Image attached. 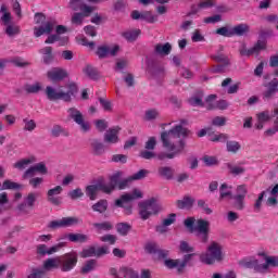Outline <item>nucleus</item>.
Here are the masks:
<instances>
[{"label": "nucleus", "instance_id": "6e6552de", "mask_svg": "<svg viewBox=\"0 0 278 278\" xmlns=\"http://www.w3.org/2000/svg\"><path fill=\"white\" fill-rule=\"evenodd\" d=\"M109 275L113 278H138L140 275L138 271L134 270V268L122 266L119 269H116V267H111L109 269Z\"/></svg>", "mask_w": 278, "mask_h": 278}, {"label": "nucleus", "instance_id": "dca6fc26", "mask_svg": "<svg viewBox=\"0 0 278 278\" xmlns=\"http://www.w3.org/2000/svg\"><path fill=\"white\" fill-rule=\"evenodd\" d=\"M118 51H121V47L114 46L113 48L109 46H100L97 49L96 55L100 58V60L105 59L108 55H117Z\"/></svg>", "mask_w": 278, "mask_h": 278}, {"label": "nucleus", "instance_id": "c756f323", "mask_svg": "<svg viewBox=\"0 0 278 278\" xmlns=\"http://www.w3.org/2000/svg\"><path fill=\"white\" fill-rule=\"evenodd\" d=\"M90 147L93 155H103L105 153V146L99 139H92Z\"/></svg>", "mask_w": 278, "mask_h": 278}, {"label": "nucleus", "instance_id": "0e129e2a", "mask_svg": "<svg viewBox=\"0 0 278 278\" xmlns=\"http://www.w3.org/2000/svg\"><path fill=\"white\" fill-rule=\"evenodd\" d=\"M141 20L147 21V23H156L157 21V15H153L151 11H146L141 13Z\"/></svg>", "mask_w": 278, "mask_h": 278}, {"label": "nucleus", "instance_id": "c9c22d12", "mask_svg": "<svg viewBox=\"0 0 278 278\" xmlns=\"http://www.w3.org/2000/svg\"><path fill=\"white\" fill-rule=\"evenodd\" d=\"M140 29L126 30L122 33L123 38L127 40V42H136L138 40V36H140Z\"/></svg>", "mask_w": 278, "mask_h": 278}, {"label": "nucleus", "instance_id": "1a4fd4ad", "mask_svg": "<svg viewBox=\"0 0 278 278\" xmlns=\"http://www.w3.org/2000/svg\"><path fill=\"white\" fill-rule=\"evenodd\" d=\"M266 49V43L264 41H257L255 46L248 49L247 43H242L239 47V54L241 58H251V55H257L260 51H264Z\"/></svg>", "mask_w": 278, "mask_h": 278}, {"label": "nucleus", "instance_id": "864d4df0", "mask_svg": "<svg viewBox=\"0 0 278 278\" xmlns=\"http://www.w3.org/2000/svg\"><path fill=\"white\" fill-rule=\"evenodd\" d=\"M0 12L3 14L1 16V21L3 23V25H10V21H12V15L10 14V12H8V7L2 4Z\"/></svg>", "mask_w": 278, "mask_h": 278}, {"label": "nucleus", "instance_id": "6e6d98bb", "mask_svg": "<svg viewBox=\"0 0 278 278\" xmlns=\"http://www.w3.org/2000/svg\"><path fill=\"white\" fill-rule=\"evenodd\" d=\"M156 118H160V111H157V109H150L146 111V121H156Z\"/></svg>", "mask_w": 278, "mask_h": 278}, {"label": "nucleus", "instance_id": "774afa93", "mask_svg": "<svg viewBox=\"0 0 278 278\" xmlns=\"http://www.w3.org/2000/svg\"><path fill=\"white\" fill-rule=\"evenodd\" d=\"M45 276V270L40 268H33L27 278H42Z\"/></svg>", "mask_w": 278, "mask_h": 278}, {"label": "nucleus", "instance_id": "680f3d73", "mask_svg": "<svg viewBox=\"0 0 278 278\" xmlns=\"http://www.w3.org/2000/svg\"><path fill=\"white\" fill-rule=\"evenodd\" d=\"M164 266L169 269L177 268V270L179 271V266H181L180 260L167 258L164 261Z\"/></svg>", "mask_w": 278, "mask_h": 278}, {"label": "nucleus", "instance_id": "e2e57ef3", "mask_svg": "<svg viewBox=\"0 0 278 278\" xmlns=\"http://www.w3.org/2000/svg\"><path fill=\"white\" fill-rule=\"evenodd\" d=\"M23 123H24V127H23L24 131H34V129H36V121L24 118Z\"/></svg>", "mask_w": 278, "mask_h": 278}, {"label": "nucleus", "instance_id": "f03ea898", "mask_svg": "<svg viewBox=\"0 0 278 278\" xmlns=\"http://www.w3.org/2000/svg\"><path fill=\"white\" fill-rule=\"evenodd\" d=\"M223 260H225V255L223 254V244L216 241H211L206 248V252L200 255V262L207 266H212L216 264V262H223Z\"/></svg>", "mask_w": 278, "mask_h": 278}, {"label": "nucleus", "instance_id": "a211bd4d", "mask_svg": "<svg viewBox=\"0 0 278 278\" xmlns=\"http://www.w3.org/2000/svg\"><path fill=\"white\" fill-rule=\"evenodd\" d=\"M53 27H55V21H48L43 26L34 27V35L36 38H40V36H45V34L49 35L53 31Z\"/></svg>", "mask_w": 278, "mask_h": 278}, {"label": "nucleus", "instance_id": "f8f14e48", "mask_svg": "<svg viewBox=\"0 0 278 278\" xmlns=\"http://www.w3.org/2000/svg\"><path fill=\"white\" fill-rule=\"evenodd\" d=\"M48 173L49 169L47 168V165L40 162L26 169L23 174V179H29L36 177V175H48Z\"/></svg>", "mask_w": 278, "mask_h": 278}, {"label": "nucleus", "instance_id": "c03bdc74", "mask_svg": "<svg viewBox=\"0 0 278 278\" xmlns=\"http://www.w3.org/2000/svg\"><path fill=\"white\" fill-rule=\"evenodd\" d=\"M98 190L104 192V194H112L114 192V186L109 181L98 182Z\"/></svg>", "mask_w": 278, "mask_h": 278}, {"label": "nucleus", "instance_id": "473e14b6", "mask_svg": "<svg viewBox=\"0 0 278 278\" xmlns=\"http://www.w3.org/2000/svg\"><path fill=\"white\" fill-rule=\"evenodd\" d=\"M60 136H64L65 138H68L71 134L61 125H54L51 129V137L60 138Z\"/></svg>", "mask_w": 278, "mask_h": 278}, {"label": "nucleus", "instance_id": "37998d69", "mask_svg": "<svg viewBox=\"0 0 278 278\" xmlns=\"http://www.w3.org/2000/svg\"><path fill=\"white\" fill-rule=\"evenodd\" d=\"M159 175L163 177V179H172L175 175V169H173V167L162 166L159 168Z\"/></svg>", "mask_w": 278, "mask_h": 278}, {"label": "nucleus", "instance_id": "f704fd0d", "mask_svg": "<svg viewBox=\"0 0 278 278\" xmlns=\"http://www.w3.org/2000/svg\"><path fill=\"white\" fill-rule=\"evenodd\" d=\"M250 29L248 24H238L231 28V31L232 36H245V34H249Z\"/></svg>", "mask_w": 278, "mask_h": 278}, {"label": "nucleus", "instance_id": "603ef678", "mask_svg": "<svg viewBox=\"0 0 278 278\" xmlns=\"http://www.w3.org/2000/svg\"><path fill=\"white\" fill-rule=\"evenodd\" d=\"M242 149V146L238 141H227L226 142V150L228 153H238Z\"/></svg>", "mask_w": 278, "mask_h": 278}, {"label": "nucleus", "instance_id": "f3484780", "mask_svg": "<svg viewBox=\"0 0 278 278\" xmlns=\"http://www.w3.org/2000/svg\"><path fill=\"white\" fill-rule=\"evenodd\" d=\"M62 186H56L47 192L48 201L52 205H61L62 204V198L59 197V194H62Z\"/></svg>", "mask_w": 278, "mask_h": 278}, {"label": "nucleus", "instance_id": "7ed1b4c3", "mask_svg": "<svg viewBox=\"0 0 278 278\" xmlns=\"http://www.w3.org/2000/svg\"><path fill=\"white\" fill-rule=\"evenodd\" d=\"M75 94H77V85L75 84H70L67 91L55 89L51 86L46 87V97L49 101H64L65 103H71Z\"/></svg>", "mask_w": 278, "mask_h": 278}, {"label": "nucleus", "instance_id": "2f4dec72", "mask_svg": "<svg viewBox=\"0 0 278 278\" xmlns=\"http://www.w3.org/2000/svg\"><path fill=\"white\" fill-rule=\"evenodd\" d=\"M214 5H216V0H202L198 3V7H192V13L197 14L200 10H208Z\"/></svg>", "mask_w": 278, "mask_h": 278}, {"label": "nucleus", "instance_id": "4d7b16f0", "mask_svg": "<svg viewBox=\"0 0 278 278\" xmlns=\"http://www.w3.org/2000/svg\"><path fill=\"white\" fill-rule=\"evenodd\" d=\"M215 34H217L218 36H224L225 38H232L233 37V33H232L231 28H228L227 26L217 28L215 30Z\"/></svg>", "mask_w": 278, "mask_h": 278}, {"label": "nucleus", "instance_id": "bf43d9fd", "mask_svg": "<svg viewBox=\"0 0 278 278\" xmlns=\"http://www.w3.org/2000/svg\"><path fill=\"white\" fill-rule=\"evenodd\" d=\"M5 34L8 36H16L17 34H21V27L14 25V24H9L5 25Z\"/></svg>", "mask_w": 278, "mask_h": 278}, {"label": "nucleus", "instance_id": "f257e3e1", "mask_svg": "<svg viewBox=\"0 0 278 278\" xmlns=\"http://www.w3.org/2000/svg\"><path fill=\"white\" fill-rule=\"evenodd\" d=\"M190 135V130L184 127L181 124L174 126L172 129L163 131L161 134V140L163 147L167 149V151H172L169 153L161 152L157 154V160H173L177 157V155H181L184 150L186 149V141L180 139L178 141V146L175 144V140L179 138H188Z\"/></svg>", "mask_w": 278, "mask_h": 278}, {"label": "nucleus", "instance_id": "69168bd1", "mask_svg": "<svg viewBox=\"0 0 278 278\" xmlns=\"http://www.w3.org/2000/svg\"><path fill=\"white\" fill-rule=\"evenodd\" d=\"M11 64L17 66L18 68H25V66H29V62L24 61L23 58L18 56L11 59Z\"/></svg>", "mask_w": 278, "mask_h": 278}, {"label": "nucleus", "instance_id": "4be33fe9", "mask_svg": "<svg viewBox=\"0 0 278 278\" xmlns=\"http://www.w3.org/2000/svg\"><path fill=\"white\" fill-rule=\"evenodd\" d=\"M90 14H92V12L80 11L73 13L71 17L72 25H75V27H81V25H84V21L88 18Z\"/></svg>", "mask_w": 278, "mask_h": 278}, {"label": "nucleus", "instance_id": "49530a36", "mask_svg": "<svg viewBox=\"0 0 278 278\" xmlns=\"http://www.w3.org/2000/svg\"><path fill=\"white\" fill-rule=\"evenodd\" d=\"M96 268H97V261L96 260H89L81 267L80 273L83 275H88V273H92V270H94Z\"/></svg>", "mask_w": 278, "mask_h": 278}, {"label": "nucleus", "instance_id": "7c9ffc66", "mask_svg": "<svg viewBox=\"0 0 278 278\" xmlns=\"http://www.w3.org/2000/svg\"><path fill=\"white\" fill-rule=\"evenodd\" d=\"M277 268L278 266V256H265V263L261 264L262 273H268V267Z\"/></svg>", "mask_w": 278, "mask_h": 278}, {"label": "nucleus", "instance_id": "20e7f679", "mask_svg": "<svg viewBox=\"0 0 278 278\" xmlns=\"http://www.w3.org/2000/svg\"><path fill=\"white\" fill-rule=\"evenodd\" d=\"M67 118L78 125L83 134H88L92 129L90 121L86 119V115L75 106L67 109Z\"/></svg>", "mask_w": 278, "mask_h": 278}, {"label": "nucleus", "instance_id": "393cba45", "mask_svg": "<svg viewBox=\"0 0 278 278\" xmlns=\"http://www.w3.org/2000/svg\"><path fill=\"white\" fill-rule=\"evenodd\" d=\"M63 239H66L70 242H80L81 244H84L88 242V240H90V237L85 233H67L64 235Z\"/></svg>", "mask_w": 278, "mask_h": 278}, {"label": "nucleus", "instance_id": "bb28decb", "mask_svg": "<svg viewBox=\"0 0 278 278\" xmlns=\"http://www.w3.org/2000/svg\"><path fill=\"white\" fill-rule=\"evenodd\" d=\"M257 123L255 124V129H264V123L270 121V111L266 110L256 114Z\"/></svg>", "mask_w": 278, "mask_h": 278}, {"label": "nucleus", "instance_id": "13d9d810", "mask_svg": "<svg viewBox=\"0 0 278 278\" xmlns=\"http://www.w3.org/2000/svg\"><path fill=\"white\" fill-rule=\"evenodd\" d=\"M212 59L215 60V62H219L220 64H224V66H229V58L227 55L218 52L215 55H212Z\"/></svg>", "mask_w": 278, "mask_h": 278}, {"label": "nucleus", "instance_id": "de8ad7c7", "mask_svg": "<svg viewBox=\"0 0 278 278\" xmlns=\"http://www.w3.org/2000/svg\"><path fill=\"white\" fill-rule=\"evenodd\" d=\"M43 268L51 270L52 268H60V257L48 258L43 262Z\"/></svg>", "mask_w": 278, "mask_h": 278}, {"label": "nucleus", "instance_id": "cd10ccee", "mask_svg": "<svg viewBox=\"0 0 278 278\" xmlns=\"http://www.w3.org/2000/svg\"><path fill=\"white\" fill-rule=\"evenodd\" d=\"M194 198L185 195L181 200L176 201V205L179 210H190L194 205Z\"/></svg>", "mask_w": 278, "mask_h": 278}, {"label": "nucleus", "instance_id": "c85d7f7f", "mask_svg": "<svg viewBox=\"0 0 278 278\" xmlns=\"http://www.w3.org/2000/svg\"><path fill=\"white\" fill-rule=\"evenodd\" d=\"M170 51H173V46L169 42L154 46V53H156V55H170Z\"/></svg>", "mask_w": 278, "mask_h": 278}, {"label": "nucleus", "instance_id": "5fc2aeb1", "mask_svg": "<svg viewBox=\"0 0 278 278\" xmlns=\"http://www.w3.org/2000/svg\"><path fill=\"white\" fill-rule=\"evenodd\" d=\"M247 194H249V188L247 185H239L236 188V194L233 197L247 199Z\"/></svg>", "mask_w": 278, "mask_h": 278}, {"label": "nucleus", "instance_id": "ea45409f", "mask_svg": "<svg viewBox=\"0 0 278 278\" xmlns=\"http://www.w3.org/2000/svg\"><path fill=\"white\" fill-rule=\"evenodd\" d=\"M39 53H41V55H45L43 56L45 64H49L53 61V48L45 47L39 50Z\"/></svg>", "mask_w": 278, "mask_h": 278}, {"label": "nucleus", "instance_id": "4468645a", "mask_svg": "<svg viewBox=\"0 0 278 278\" xmlns=\"http://www.w3.org/2000/svg\"><path fill=\"white\" fill-rule=\"evenodd\" d=\"M239 266H241V268L252 269L254 273L263 274L262 264H260V261L255 257H247L239 261Z\"/></svg>", "mask_w": 278, "mask_h": 278}, {"label": "nucleus", "instance_id": "79ce46f5", "mask_svg": "<svg viewBox=\"0 0 278 278\" xmlns=\"http://www.w3.org/2000/svg\"><path fill=\"white\" fill-rule=\"evenodd\" d=\"M91 210L99 214H104V212H108V200H99L91 206Z\"/></svg>", "mask_w": 278, "mask_h": 278}, {"label": "nucleus", "instance_id": "4c0bfd02", "mask_svg": "<svg viewBox=\"0 0 278 278\" xmlns=\"http://www.w3.org/2000/svg\"><path fill=\"white\" fill-rule=\"evenodd\" d=\"M24 90L27 94H38L42 90V85L40 83L26 84L24 85Z\"/></svg>", "mask_w": 278, "mask_h": 278}, {"label": "nucleus", "instance_id": "39448f33", "mask_svg": "<svg viewBox=\"0 0 278 278\" xmlns=\"http://www.w3.org/2000/svg\"><path fill=\"white\" fill-rule=\"evenodd\" d=\"M162 211V206L157 204L155 198L139 203V215L142 220H149L151 216Z\"/></svg>", "mask_w": 278, "mask_h": 278}, {"label": "nucleus", "instance_id": "b1692460", "mask_svg": "<svg viewBox=\"0 0 278 278\" xmlns=\"http://www.w3.org/2000/svg\"><path fill=\"white\" fill-rule=\"evenodd\" d=\"M63 247L64 243H59L48 249L46 244H39L37 247V253L38 255H53V253H58V251H60V249Z\"/></svg>", "mask_w": 278, "mask_h": 278}, {"label": "nucleus", "instance_id": "2eb2a0df", "mask_svg": "<svg viewBox=\"0 0 278 278\" xmlns=\"http://www.w3.org/2000/svg\"><path fill=\"white\" fill-rule=\"evenodd\" d=\"M142 191L139 189H134L131 193H125L121 197V199L116 200L115 205H117V207H123V203L136 201V199H142Z\"/></svg>", "mask_w": 278, "mask_h": 278}, {"label": "nucleus", "instance_id": "ddd939ff", "mask_svg": "<svg viewBox=\"0 0 278 278\" xmlns=\"http://www.w3.org/2000/svg\"><path fill=\"white\" fill-rule=\"evenodd\" d=\"M204 106L206 110H227V108H229V103L225 100L216 101V96L211 94L206 98Z\"/></svg>", "mask_w": 278, "mask_h": 278}, {"label": "nucleus", "instance_id": "09e8293b", "mask_svg": "<svg viewBox=\"0 0 278 278\" xmlns=\"http://www.w3.org/2000/svg\"><path fill=\"white\" fill-rule=\"evenodd\" d=\"M93 227L97 231H112L114 229V225L111 222L94 223Z\"/></svg>", "mask_w": 278, "mask_h": 278}, {"label": "nucleus", "instance_id": "a19ab883", "mask_svg": "<svg viewBox=\"0 0 278 278\" xmlns=\"http://www.w3.org/2000/svg\"><path fill=\"white\" fill-rule=\"evenodd\" d=\"M86 195L89 197L90 201H94L97 200V194L99 191V185L96 184V185H89L86 187Z\"/></svg>", "mask_w": 278, "mask_h": 278}, {"label": "nucleus", "instance_id": "0eeeda50", "mask_svg": "<svg viewBox=\"0 0 278 278\" xmlns=\"http://www.w3.org/2000/svg\"><path fill=\"white\" fill-rule=\"evenodd\" d=\"M81 225V219L78 217H62L61 219H55L49 223V229H66L68 227H77Z\"/></svg>", "mask_w": 278, "mask_h": 278}, {"label": "nucleus", "instance_id": "423d86ee", "mask_svg": "<svg viewBox=\"0 0 278 278\" xmlns=\"http://www.w3.org/2000/svg\"><path fill=\"white\" fill-rule=\"evenodd\" d=\"M78 258L79 256L75 251L59 256V268L61 273H71L77 266Z\"/></svg>", "mask_w": 278, "mask_h": 278}, {"label": "nucleus", "instance_id": "338daca9", "mask_svg": "<svg viewBox=\"0 0 278 278\" xmlns=\"http://www.w3.org/2000/svg\"><path fill=\"white\" fill-rule=\"evenodd\" d=\"M121 177H123V172H117L113 174L110 177L109 184H112L113 188H116V186L118 187V184H121Z\"/></svg>", "mask_w": 278, "mask_h": 278}, {"label": "nucleus", "instance_id": "3c124183", "mask_svg": "<svg viewBox=\"0 0 278 278\" xmlns=\"http://www.w3.org/2000/svg\"><path fill=\"white\" fill-rule=\"evenodd\" d=\"M85 75L89 77V79H99V71H97L92 65H86L83 70Z\"/></svg>", "mask_w": 278, "mask_h": 278}, {"label": "nucleus", "instance_id": "412c9836", "mask_svg": "<svg viewBox=\"0 0 278 278\" xmlns=\"http://www.w3.org/2000/svg\"><path fill=\"white\" fill-rule=\"evenodd\" d=\"M121 131V127L115 126L113 128H110L104 134V142L106 144H116L118 142V132Z\"/></svg>", "mask_w": 278, "mask_h": 278}, {"label": "nucleus", "instance_id": "9b49d317", "mask_svg": "<svg viewBox=\"0 0 278 278\" xmlns=\"http://www.w3.org/2000/svg\"><path fill=\"white\" fill-rule=\"evenodd\" d=\"M193 229L200 235V241L203 242V244L210 240V222L205 219H199Z\"/></svg>", "mask_w": 278, "mask_h": 278}, {"label": "nucleus", "instance_id": "58836bf2", "mask_svg": "<svg viewBox=\"0 0 278 278\" xmlns=\"http://www.w3.org/2000/svg\"><path fill=\"white\" fill-rule=\"evenodd\" d=\"M230 199H232V207L238 212H242V210L247 207L244 198H238L236 195H232Z\"/></svg>", "mask_w": 278, "mask_h": 278}, {"label": "nucleus", "instance_id": "052dcab7", "mask_svg": "<svg viewBox=\"0 0 278 278\" xmlns=\"http://www.w3.org/2000/svg\"><path fill=\"white\" fill-rule=\"evenodd\" d=\"M202 162L205 166H218V159L216 156L204 155Z\"/></svg>", "mask_w": 278, "mask_h": 278}, {"label": "nucleus", "instance_id": "8fccbe9b", "mask_svg": "<svg viewBox=\"0 0 278 278\" xmlns=\"http://www.w3.org/2000/svg\"><path fill=\"white\" fill-rule=\"evenodd\" d=\"M116 231L119 233V236H127V233L131 231V225L128 223H118L116 225Z\"/></svg>", "mask_w": 278, "mask_h": 278}, {"label": "nucleus", "instance_id": "72a5a7b5", "mask_svg": "<svg viewBox=\"0 0 278 278\" xmlns=\"http://www.w3.org/2000/svg\"><path fill=\"white\" fill-rule=\"evenodd\" d=\"M34 162H36L35 157L21 159L13 164V168H16L17 170H25V168H27L29 164H34Z\"/></svg>", "mask_w": 278, "mask_h": 278}, {"label": "nucleus", "instance_id": "e433bc0d", "mask_svg": "<svg viewBox=\"0 0 278 278\" xmlns=\"http://www.w3.org/2000/svg\"><path fill=\"white\" fill-rule=\"evenodd\" d=\"M231 197H233L231 187L227 184H223L219 187V201H223V199H231Z\"/></svg>", "mask_w": 278, "mask_h": 278}, {"label": "nucleus", "instance_id": "a18cd8bd", "mask_svg": "<svg viewBox=\"0 0 278 278\" xmlns=\"http://www.w3.org/2000/svg\"><path fill=\"white\" fill-rule=\"evenodd\" d=\"M189 103L193 106V108H204L205 104L203 103V91H200L198 96H193L189 99Z\"/></svg>", "mask_w": 278, "mask_h": 278}, {"label": "nucleus", "instance_id": "9d476101", "mask_svg": "<svg viewBox=\"0 0 278 278\" xmlns=\"http://www.w3.org/2000/svg\"><path fill=\"white\" fill-rule=\"evenodd\" d=\"M40 197L37 192H30L26 195L24 199V202L17 206L18 211L22 214H29L31 210H34V206L36 205V201Z\"/></svg>", "mask_w": 278, "mask_h": 278}, {"label": "nucleus", "instance_id": "6ab92c4d", "mask_svg": "<svg viewBox=\"0 0 278 278\" xmlns=\"http://www.w3.org/2000/svg\"><path fill=\"white\" fill-rule=\"evenodd\" d=\"M47 77L50 79V81H62V79L68 77V73L60 67H53L52 70L48 71Z\"/></svg>", "mask_w": 278, "mask_h": 278}, {"label": "nucleus", "instance_id": "a878e982", "mask_svg": "<svg viewBox=\"0 0 278 278\" xmlns=\"http://www.w3.org/2000/svg\"><path fill=\"white\" fill-rule=\"evenodd\" d=\"M226 167L232 177H238L240 175H244L247 173V168L240 164L227 163Z\"/></svg>", "mask_w": 278, "mask_h": 278}, {"label": "nucleus", "instance_id": "5701e85b", "mask_svg": "<svg viewBox=\"0 0 278 278\" xmlns=\"http://www.w3.org/2000/svg\"><path fill=\"white\" fill-rule=\"evenodd\" d=\"M278 79L274 78L267 85V90L263 92V99L265 101H270L275 94H277Z\"/></svg>", "mask_w": 278, "mask_h": 278}, {"label": "nucleus", "instance_id": "aec40b11", "mask_svg": "<svg viewBox=\"0 0 278 278\" xmlns=\"http://www.w3.org/2000/svg\"><path fill=\"white\" fill-rule=\"evenodd\" d=\"M70 8L74 12H94V7L88 5L84 0H71Z\"/></svg>", "mask_w": 278, "mask_h": 278}]
</instances>
